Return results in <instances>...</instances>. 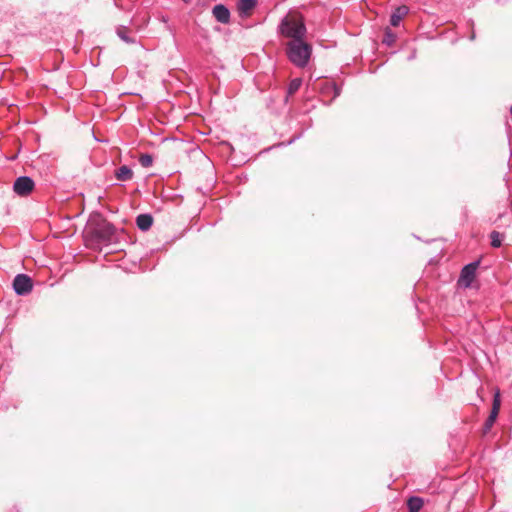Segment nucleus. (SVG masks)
Returning a JSON list of instances; mask_svg holds the SVG:
<instances>
[{"instance_id": "f257e3e1", "label": "nucleus", "mask_w": 512, "mask_h": 512, "mask_svg": "<svg viewBox=\"0 0 512 512\" xmlns=\"http://www.w3.org/2000/svg\"><path fill=\"white\" fill-rule=\"evenodd\" d=\"M281 35L292 40L304 39L306 35V26L303 16L298 12H289L279 25Z\"/></svg>"}, {"instance_id": "f03ea898", "label": "nucleus", "mask_w": 512, "mask_h": 512, "mask_svg": "<svg viewBox=\"0 0 512 512\" xmlns=\"http://www.w3.org/2000/svg\"><path fill=\"white\" fill-rule=\"evenodd\" d=\"M312 52L311 46L303 39L291 40L287 44V56L297 67L303 68L308 64Z\"/></svg>"}, {"instance_id": "7ed1b4c3", "label": "nucleus", "mask_w": 512, "mask_h": 512, "mask_svg": "<svg viewBox=\"0 0 512 512\" xmlns=\"http://www.w3.org/2000/svg\"><path fill=\"white\" fill-rule=\"evenodd\" d=\"M13 288L17 295H27L33 289L32 279L26 274H18L13 280Z\"/></svg>"}, {"instance_id": "20e7f679", "label": "nucleus", "mask_w": 512, "mask_h": 512, "mask_svg": "<svg viewBox=\"0 0 512 512\" xmlns=\"http://www.w3.org/2000/svg\"><path fill=\"white\" fill-rule=\"evenodd\" d=\"M478 266H479V261H475V262L469 263L466 266H464L461 271L460 278L458 280V284L464 288L470 287L475 278V274H476V270H477Z\"/></svg>"}, {"instance_id": "39448f33", "label": "nucleus", "mask_w": 512, "mask_h": 512, "mask_svg": "<svg viewBox=\"0 0 512 512\" xmlns=\"http://www.w3.org/2000/svg\"><path fill=\"white\" fill-rule=\"evenodd\" d=\"M34 186L35 184L32 178L28 176H20L13 184V190L19 196H27L33 191Z\"/></svg>"}, {"instance_id": "423d86ee", "label": "nucleus", "mask_w": 512, "mask_h": 512, "mask_svg": "<svg viewBox=\"0 0 512 512\" xmlns=\"http://www.w3.org/2000/svg\"><path fill=\"white\" fill-rule=\"evenodd\" d=\"M212 14L215 19L222 24H228L230 22V11L223 4L215 5L212 9Z\"/></svg>"}, {"instance_id": "0eeeda50", "label": "nucleus", "mask_w": 512, "mask_h": 512, "mask_svg": "<svg viewBox=\"0 0 512 512\" xmlns=\"http://www.w3.org/2000/svg\"><path fill=\"white\" fill-rule=\"evenodd\" d=\"M98 243L100 242V239L104 238L107 241H110L112 239V236L114 234V228L107 223L104 220H100L98 218Z\"/></svg>"}, {"instance_id": "6e6552de", "label": "nucleus", "mask_w": 512, "mask_h": 512, "mask_svg": "<svg viewBox=\"0 0 512 512\" xmlns=\"http://www.w3.org/2000/svg\"><path fill=\"white\" fill-rule=\"evenodd\" d=\"M499 410H500V398H499V392H497L493 399V405H492L490 415L487 418V420L485 421L486 430H489L493 426V424L496 421V418L498 416Z\"/></svg>"}, {"instance_id": "1a4fd4ad", "label": "nucleus", "mask_w": 512, "mask_h": 512, "mask_svg": "<svg viewBox=\"0 0 512 512\" xmlns=\"http://www.w3.org/2000/svg\"><path fill=\"white\" fill-rule=\"evenodd\" d=\"M95 236H96V227L92 221H89L87 226L84 229V232H83L85 245L87 247H91V248L94 247Z\"/></svg>"}, {"instance_id": "9d476101", "label": "nucleus", "mask_w": 512, "mask_h": 512, "mask_svg": "<svg viewBox=\"0 0 512 512\" xmlns=\"http://www.w3.org/2000/svg\"><path fill=\"white\" fill-rule=\"evenodd\" d=\"M408 12L409 8L406 5L398 6L390 17V24L393 27H397Z\"/></svg>"}, {"instance_id": "9b49d317", "label": "nucleus", "mask_w": 512, "mask_h": 512, "mask_svg": "<svg viewBox=\"0 0 512 512\" xmlns=\"http://www.w3.org/2000/svg\"><path fill=\"white\" fill-rule=\"evenodd\" d=\"M257 0H239L238 11L240 15L249 16L256 7Z\"/></svg>"}, {"instance_id": "f8f14e48", "label": "nucleus", "mask_w": 512, "mask_h": 512, "mask_svg": "<svg viewBox=\"0 0 512 512\" xmlns=\"http://www.w3.org/2000/svg\"><path fill=\"white\" fill-rule=\"evenodd\" d=\"M137 227L142 231H147L153 224V218L150 214H140L136 218Z\"/></svg>"}, {"instance_id": "ddd939ff", "label": "nucleus", "mask_w": 512, "mask_h": 512, "mask_svg": "<svg viewBox=\"0 0 512 512\" xmlns=\"http://www.w3.org/2000/svg\"><path fill=\"white\" fill-rule=\"evenodd\" d=\"M115 177L119 181H129L133 177V171L128 166L123 165L116 170Z\"/></svg>"}, {"instance_id": "4468645a", "label": "nucleus", "mask_w": 512, "mask_h": 512, "mask_svg": "<svg viewBox=\"0 0 512 512\" xmlns=\"http://www.w3.org/2000/svg\"><path fill=\"white\" fill-rule=\"evenodd\" d=\"M409 512H419L423 506V500L419 497H410L407 501Z\"/></svg>"}, {"instance_id": "2eb2a0df", "label": "nucleus", "mask_w": 512, "mask_h": 512, "mask_svg": "<svg viewBox=\"0 0 512 512\" xmlns=\"http://www.w3.org/2000/svg\"><path fill=\"white\" fill-rule=\"evenodd\" d=\"M117 35L126 43H135L136 40L133 37L128 35V30L126 27H119L117 29Z\"/></svg>"}, {"instance_id": "dca6fc26", "label": "nucleus", "mask_w": 512, "mask_h": 512, "mask_svg": "<svg viewBox=\"0 0 512 512\" xmlns=\"http://www.w3.org/2000/svg\"><path fill=\"white\" fill-rule=\"evenodd\" d=\"M302 85V79L301 78H295L293 80H291V82L289 83V86H288V95H293L294 93H296L300 87Z\"/></svg>"}, {"instance_id": "f3484780", "label": "nucleus", "mask_w": 512, "mask_h": 512, "mask_svg": "<svg viewBox=\"0 0 512 512\" xmlns=\"http://www.w3.org/2000/svg\"><path fill=\"white\" fill-rule=\"evenodd\" d=\"M491 246L498 248L502 244L503 235L497 231H492L490 234Z\"/></svg>"}, {"instance_id": "a211bd4d", "label": "nucleus", "mask_w": 512, "mask_h": 512, "mask_svg": "<svg viewBox=\"0 0 512 512\" xmlns=\"http://www.w3.org/2000/svg\"><path fill=\"white\" fill-rule=\"evenodd\" d=\"M139 163L143 166V167H150L153 163V158L151 155L149 154H143L140 156L139 158Z\"/></svg>"}, {"instance_id": "6ab92c4d", "label": "nucleus", "mask_w": 512, "mask_h": 512, "mask_svg": "<svg viewBox=\"0 0 512 512\" xmlns=\"http://www.w3.org/2000/svg\"><path fill=\"white\" fill-rule=\"evenodd\" d=\"M92 133H93L94 138L96 139V134H95L94 127L92 128Z\"/></svg>"}, {"instance_id": "aec40b11", "label": "nucleus", "mask_w": 512, "mask_h": 512, "mask_svg": "<svg viewBox=\"0 0 512 512\" xmlns=\"http://www.w3.org/2000/svg\"><path fill=\"white\" fill-rule=\"evenodd\" d=\"M511 206H512V200H511Z\"/></svg>"}, {"instance_id": "412c9836", "label": "nucleus", "mask_w": 512, "mask_h": 512, "mask_svg": "<svg viewBox=\"0 0 512 512\" xmlns=\"http://www.w3.org/2000/svg\"><path fill=\"white\" fill-rule=\"evenodd\" d=\"M511 157H512V152H511Z\"/></svg>"}]
</instances>
